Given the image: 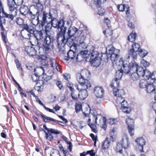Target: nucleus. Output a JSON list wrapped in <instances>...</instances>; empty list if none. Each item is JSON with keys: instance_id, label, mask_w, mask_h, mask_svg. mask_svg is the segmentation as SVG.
I'll use <instances>...</instances> for the list:
<instances>
[{"instance_id": "29", "label": "nucleus", "mask_w": 156, "mask_h": 156, "mask_svg": "<svg viewBox=\"0 0 156 156\" xmlns=\"http://www.w3.org/2000/svg\"><path fill=\"white\" fill-rule=\"evenodd\" d=\"M144 73V75L142 76H144L145 78L147 79V80L149 79L150 81L151 80H154L155 78V77H153V73L151 74L150 72L146 68H145Z\"/></svg>"}, {"instance_id": "10", "label": "nucleus", "mask_w": 156, "mask_h": 156, "mask_svg": "<svg viewBox=\"0 0 156 156\" xmlns=\"http://www.w3.org/2000/svg\"><path fill=\"white\" fill-rule=\"evenodd\" d=\"M85 51H87V56H90V58H95L98 57H100L99 56V52L95 50L94 47L92 45H89L87 47V49L85 50Z\"/></svg>"}, {"instance_id": "39", "label": "nucleus", "mask_w": 156, "mask_h": 156, "mask_svg": "<svg viewBox=\"0 0 156 156\" xmlns=\"http://www.w3.org/2000/svg\"><path fill=\"white\" fill-rule=\"evenodd\" d=\"M41 116L43 119V121L45 122H49L50 121L55 122H58V121L52 119L50 117L45 116L43 115H41Z\"/></svg>"}, {"instance_id": "25", "label": "nucleus", "mask_w": 156, "mask_h": 156, "mask_svg": "<svg viewBox=\"0 0 156 156\" xmlns=\"http://www.w3.org/2000/svg\"><path fill=\"white\" fill-rule=\"evenodd\" d=\"M101 59L100 57H98L95 58H90V63L91 65L97 67L100 64Z\"/></svg>"}, {"instance_id": "11", "label": "nucleus", "mask_w": 156, "mask_h": 156, "mask_svg": "<svg viewBox=\"0 0 156 156\" xmlns=\"http://www.w3.org/2000/svg\"><path fill=\"white\" fill-rule=\"evenodd\" d=\"M65 22H63V24L62 26H59L58 27V29H60V30L59 33L57 34L56 37V41L57 43L60 42L63 38L65 37L64 35L66 33L67 28L64 25Z\"/></svg>"}, {"instance_id": "34", "label": "nucleus", "mask_w": 156, "mask_h": 156, "mask_svg": "<svg viewBox=\"0 0 156 156\" xmlns=\"http://www.w3.org/2000/svg\"><path fill=\"white\" fill-rule=\"evenodd\" d=\"M110 144L111 142L110 141V140L107 137L102 144V148L103 150H106L109 147Z\"/></svg>"}, {"instance_id": "33", "label": "nucleus", "mask_w": 156, "mask_h": 156, "mask_svg": "<svg viewBox=\"0 0 156 156\" xmlns=\"http://www.w3.org/2000/svg\"><path fill=\"white\" fill-rule=\"evenodd\" d=\"M113 92L114 95L118 97L121 96L124 94V90L122 89L119 90L116 88H113Z\"/></svg>"}, {"instance_id": "44", "label": "nucleus", "mask_w": 156, "mask_h": 156, "mask_svg": "<svg viewBox=\"0 0 156 156\" xmlns=\"http://www.w3.org/2000/svg\"><path fill=\"white\" fill-rule=\"evenodd\" d=\"M123 147L122 144L118 142L117 143L116 146V150L117 152H119L122 154V149Z\"/></svg>"}, {"instance_id": "54", "label": "nucleus", "mask_w": 156, "mask_h": 156, "mask_svg": "<svg viewBox=\"0 0 156 156\" xmlns=\"http://www.w3.org/2000/svg\"><path fill=\"white\" fill-rule=\"evenodd\" d=\"M140 65L141 66L144 67L146 69L147 67L149 66L150 64L144 59H143L141 61Z\"/></svg>"}, {"instance_id": "22", "label": "nucleus", "mask_w": 156, "mask_h": 156, "mask_svg": "<svg viewBox=\"0 0 156 156\" xmlns=\"http://www.w3.org/2000/svg\"><path fill=\"white\" fill-rule=\"evenodd\" d=\"M121 102L120 105L121 106V109L124 112L129 113L130 112L131 110L130 108L128 107V104L127 102L125 100L123 102Z\"/></svg>"}, {"instance_id": "31", "label": "nucleus", "mask_w": 156, "mask_h": 156, "mask_svg": "<svg viewBox=\"0 0 156 156\" xmlns=\"http://www.w3.org/2000/svg\"><path fill=\"white\" fill-rule=\"evenodd\" d=\"M43 9V6L41 4L39 3L36 4V6L35 7V10L37 11L36 12V13L34 12L36 14V16L37 14H38L37 16L39 15V17L40 16L41 17V16H40V13L42 12Z\"/></svg>"}, {"instance_id": "49", "label": "nucleus", "mask_w": 156, "mask_h": 156, "mask_svg": "<svg viewBox=\"0 0 156 156\" xmlns=\"http://www.w3.org/2000/svg\"><path fill=\"white\" fill-rule=\"evenodd\" d=\"M119 80L115 78L113 80L111 83L112 87H114V88L117 87L119 85Z\"/></svg>"}, {"instance_id": "14", "label": "nucleus", "mask_w": 156, "mask_h": 156, "mask_svg": "<svg viewBox=\"0 0 156 156\" xmlns=\"http://www.w3.org/2000/svg\"><path fill=\"white\" fill-rule=\"evenodd\" d=\"M57 12L54 15V16L52 18L51 21V24L52 26L54 27H58L59 26H62L63 22H65V21L63 19L60 20L59 21L56 18V17Z\"/></svg>"}, {"instance_id": "20", "label": "nucleus", "mask_w": 156, "mask_h": 156, "mask_svg": "<svg viewBox=\"0 0 156 156\" xmlns=\"http://www.w3.org/2000/svg\"><path fill=\"white\" fill-rule=\"evenodd\" d=\"M121 142L124 148L126 149L128 147L129 143V142L128 136L126 134H125L122 136Z\"/></svg>"}, {"instance_id": "43", "label": "nucleus", "mask_w": 156, "mask_h": 156, "mask_svg": "<svg viewBox=\"0 0 156 156\" xmlns=\"http://www.w3.org/2000/svg\"><path fill=\"white\" fill-rule=\"evenodd\" d=\"M103 33L106 37H111L112 34V30L109 27H108L103 31Z\"/></svg>"}, {"instance_id": "46", "label": "nucleus", "mask_w": 156, "mask_h": 156, "mask_svg": "<svg viewBox=\"0 0 156 156\" xmlns=\"http://www.w3.org/2000/svg\"><path fill=\"white\" fill-rule=\"evenodd\" d=\"M85 37L84 36L82 35L80 36L77 40V43L74 45H78L80 44L85 42Z\"/></svg>"}, {"instance_id": "2", "label": "nucleus", "mask_w": 156, "mask_h": 156, "mask_svg": "<svg viewBox=\"0 0 156 156\" xmlns=\"http://www.w3.org/2000/svg\"><path fill=\"white\" fill-rule=\"evenodd\" d=\"M23 3V0H8V4L10 9L9 14H5L7 15L6 18L11 20L10 23H15L13 21L14 17H15L18 12L16 6L21 5Z\"/></svg>"}, {"instance_id": "35", "label": "nucleus", "mask_w": 156, "mask_h": 156, "mask_svg": "<svg viewBox=\"0 0 156 156\" xmlns=\"http://www.w3.org/2000/svg\"><path fill=\"white\" fill-rule=\"evenodd\" d=\"M29 37L30 42L32 43L33 45H36L39 44V41H40L39 39H37L34 35H31Z\"/></svg>"}, {"instance_id": "60", "label": "nucleus", "mask_w": 156, "mask_h": 156, "mask_svg": "<svg viewBox=\"0 0 156 156\" xmlns=\"http://www.w3.org/2000/svg\"><path fill=\"white\" fill-rule=\"evenodd\" d=\"M46 23L47 24L45 27V31L46 32H49L52 26L51 23Z\"/></svg>"}, {"instance_id": "50", "label": "nucleus", "mask_w": 156, "mask_h": 156, "mask_svg": "<svg viewBox=\"0 0 156 156\" xmlns=\"http://www.w3.org/2000/svg\"><path fill=\"white\" fill-rule=\"evenodd\" d=\"M125 100L121 96L118 97L116 100V104L115 105L116 106H119L122 103L121 102H123Z\"/></svg>"}, {"instance_id": "12", "label": "nucleus", "mask_w": 156, "mask_h": 156, "mask_svg": "<svg viewBox=\"0 0 156 156\" xmlns=\"http://www.w3.org/2000/svg\"><path fill=\"white\" fill-rule=\"evenodd\" d=\"M128 126L129 133L131 136H133L134 134V122L133 119L128 118L126 121Z\"/></svg>"}, {"instance_id": "52", "label": "nucleus", "mask_w": 156, "mask_h": 156, "mask_svg": "<svg viewBox=\"0 0 156 156\" xmlns=\"http://www.w3.org/2000/svg\"><path fill=\"white\" fill-rule=\"evenodd\" d=\"M71 94L73 99L75 101H77L78 100V98H77L78 94L76 91H75L74 90H73V91L72 92Z\"/></svg>"}, {"instance_id": "19", "label": "nucleus", "mask_w": 156, "mask_h": 156, "mask_svg": "<svg viewBox=\"0 0 156 156\" xmlns=\"http://www.w3.org/2000/svg\"><path fill=\"white\" fill-rule=\"evenodd\" d=\"M104 91L102 87H95L94 93L97 98H101L103 97Z\"/></svg>"}, {"instance_id": "7", "label": "nucleus", "mask_w": 156, "mask_h": 156, "mask_svg": "<svg viewBox=\"0 0 156 156\" xmlns=\"http://www.w3.org/2000/svg\"><path fill=\"white\" fill-rule=\"evenodd\" d=\"M140 48V45L138 44L133 43L132 46V48L129 51V56L127 58L131 56L133 59H136L137 55V52L139 51Z\"/></svg>"}, {"instance_id": "40", "label": "nucleus", "mask_w": 156, "mask_h": 156, "mask_svg": "<svg viewBox=\"0 0 156 156\" xmlns=\"http://www.w3.org/2000/svg\"><path fill=\"white\" fill-rule=\"evenodd\" d=\"M116 69H118V70L116 72L115 79L119 80L122 77L123 73L120 69H118V68Z\"/></svg>"}, {"instance_id": "45", "label": "nucleus", "mask_w": 156, "mask_h": 156, "mask_svg": "<svg viewBox=\"0 0 156 156\" xmlns=\"http://www.w3.org/2000/svg\"><path fill=\"white\" fill-rule=\"evenodd\" d=\"M136 37V33H131L128 36V39L129 41L133 42H134L135 40Z\"/></svg>"}, {"instance_id": "21", "label": "nucleus", "mask_w": 156, "mask_h": 156, "mask_svg": "<svg viewBox=\"0 0 156 156\" xmlns=\"http://www.w3.org/2000/svg\"><path fill=\"white\" fill-rule=\"evenodd\" d=\"M117 8L120 12H123L125 10H126V15L129 13V7L127 4H119L117 5Z\"/></svg>"}, {"instance_id": "9", "label": "nucleus", "mask_w": 156, "mask_h": 156, "mask_svg": "<svg viewBox=\"0 0 156 156\" xmlns=\"http://www.w3.org/2000/svg\"><path fill=\"white\" fill-rule=\"evenodd\" d=\"M79 83L80 84V86L79 87L77 86L76 89L79 91L80 89L86 90L90 88L91 86L90 83L88 80H77Z\"/></svg>"}, {"instance_id": "13", "label": "nucleus", "mask_w": 156, "mask_h": 156, "mask_svg": "<svg viewBox=\"0 0 156 156\" xmlns=\"http://www.w3.org/2000/svg\"><path fill=\"white\" fill-rule=\"evenodd\" d=\"M90 76V73L88 70L83 69L82 70L80 73H78L76 74V77L77 80H87V79Z\"/></svg>"}, {"instance_id": "55", "label": "nucleus", "mask_w": 156, "mask_h": 156, "mask_svg": "<svg viewBox=\"0 0 156 156\" xmlns=\"http://www.w3.org/2000/svg\"><path fill=\"white\" fill-rule=\"evenodd\" d=\"M1 12L2 13V16L6 18L7 15H5V14H7V13L5 12L4 8L2 6V3L1 1V0H0V13Z\"/></svg>"}, {"instance_id": "37", "label": "nucleus", "mask_w": 156, "mask_h": 156, "mask_svg": "<svg viewBox=\"0 0 156 156\" xmlns=\"http://www.w3.org/2000/svg\"><path fill=\"white\" fill-rule=\"evenodd\" d=\"M40 82L42 84H43L44 82L42 81H40L36 83L34 87L35 89L38 92H41L43 91L44 88L43 85H40Z\"/></svg>"}, {"instance_id": "64", "label": "nucleus", "mask_w": 156, "mask_h": 156, "mask_svg": "<svg viewBox=\"0 0 156 156\" xmlns=\"http://www.w3.org/2000/svg\"><path fill=\"white\" fill-rule=\"evenodd\" d=\"M90 136L91 137L92 140L94 141V146H96L97 140V136H95L94 135L93 133H91L90 134Z\"/></svg>"}, {"instance_id": "18", "label": "nucleus", "mask_w": 156, "mask_h": 156, "mask_svg": "<svg viewBox=\"0 0 156 156\" xmlns=\"http://www.w3.org/2000/svg\"><path fill=\"white\" fill-rule=\"evenodd\" d=\"M137 144L138 149L141 152H143V147L145 144V140L142 137L137 138L135 140Z\"/></svg>"}, {"instance_id": "3", "label": "nucleus", "mask_w": 156, "mask_h": 156, "mask_svg": "<svg viewBox=\"0 0 156 156\" xmlns=\"http://www.w3.org/2000/svg\"><path fill=\"white\" fill-rule=\"evenodd\" d=\"M76 39V37L68 36V37L66 38L65 37L62 39V40L60 42H58V46L59 51L63 53H66V51L64 48V45L67 44V45L71 48L73 47L74 44V41Z\"/></svg>"}, {"instance_id": "53", "label": "nucleus", "mask_w": 156, "mask_h": 156, "mask_svg": "<svg viewBox=\"0 0 156 156\" xmlns=\"http://www.w3.org/2000/svg\"><path fill=\"white\" fill-rule=\"evenodd\" d=\"M16 22L17 24L19 25H23L24 24V20L20 17H17L16 18Z\"/></svg>"}, {"instance_id": "30", "label": "nucleus", "mask_w": 156, "mask_h": 156, "mask_svg": "<svg viewBox=\"0 0 156 156\" xmlns=\"http://www.w3.org/2000/svg\"><path fill=\"white\" fill-rule=\"evenodd\" d=\"M87 51H85V50L81 51L80 54L77 55L76 58V59L78 62H80L82 60L80 58H85L87 57Z\"/></svg>"}, {"instance_id": "59", "label": "nucleus", "mask_w": 156, "mask_h": 156, "mask_svg": "<svg viewBox=\"0 0 156 156\" xmlns=\"http://www.w3.org/2000/svg\"><path fill=\"white\" fill-rule=\"evenodd\" d=\"M15 62L17 69L19 70L22 71L23 68L21 67V64L20 63L19 60L17 59H16L15 60Z\"/></svg>"}, {"instance_id": "57", "label": "nucleus", "mask_w": 156, "mask_h": 156, "mask_svg": "<svg viewBox=\"0 0 156 156\" xmlns=\"http://www.w3.org/2000/svg\"><path fill=\"white\" fill-rule=\"evenodd\" d=\"M100 6H97L98 7V14L101 16H103L104 15L105 11L104 9Z\"/></svg>"}, {"instance_id": "8", "label": "nucleus", "mask_w": 156, "mask_h": 156, "mask_svg": "<svg viewBox=\"0 0 156 156\" xmlns=\"http://www.w3.org/2000/svg\"><path fill=\"white\" fill-rule=\"evenodd\" d=\"M32 24H24L23 26H22L23 29L21 31V34H23V32L25 30H26L29 34H28L29 36L31 35H32L34 33L35 31V27L37 25H34L31 22Z\"/></svg>"}, {"instance_id": "42", "label": "nucleus", "mask_w": 156, "mask_h": 156, "mask_svg": "<svg viewBox=\"0 0 156 156\" xmlns=\"http://www.w3.org/2000/svg\"><path fill=\"white\" fill-rule=\"evenodd\" d=\"M43 131L45 133V137L46 139L49 141L53 140L54 137L52 134L50 132H47L45 130L43 129Z\"/></svg>"}, {"instance_id": "27", "label": "nucleus", "mask_w": 156, "mask_h": 156, "mask_svg": "<svg viewBox=\"0 0 156 156\" xmlns=\"http://www.w3.org/2000/svg\"><path fill=\"white\" fill-rule=\"evenodd\" d=\"M76 56V53L73 51L70 50L67 53V56L65 57L64 60L68 61L69 59H73Z\"/></svg>"}, {"instance_id": "51", "label": "nucleus", "mask_w": 156, "mask_h": 156, "mask_svg": "<svg viewBox=\"0 0 156 156\" xmlns=\"http://www.w3.org/2000/svg\"><path fill=\"white\" fill-rule=\"evenodd\" d=\"M138 52L139 55L142 58L144 57L148 53L146 50L142 49H140Z\"/></svg>"}, {"instance_id": "16", "label": "nucleus", "mask_w": 156, "mask_h": 156, "mask_svg": "<svg viewBox=\"0 0 156 156\" xmlns=\"http://www.w3.org/2000/svg\"><path fill=\"white\" fill-rule=\"evenodd\" d=\"M46 34L45 33L44 31H34V33L32 35H34L36 37L37 39H38L40 41H44L45 39L47 37L46 35Z\"/></svg>"}, {"instance_id": "63", "label": "nucleus", "mask_w": 156, "mask_h": 156, "mask_svg": "<svg viewBox=\"0 0 156 156\" xmlns=\"http://www.w3.org/2000/svg\"><path fill=\"white\" fill-rule=\"evenodd\" d=\"M66 85L67 87L69 89L71 92L74 90L73 88V85L72 83L68 82L67 83Z\"/></svg>"}, {"instance_id": "61", "label": "nucleus", "mask_w": 156, "mask_h": 156, "mask_svg": "<svg viewBox=\"0 0 156 156\" xmlns=\"http://www.w3.org/2000/svg\"><path fill=\"white\" fill-rule=\"evenodd\" d=\"M48 132H50L52 134H57L60 133V131L55 129L50 128Z\"/></svg>"}, {"instance_id": "41", "label": "nucleus", "mask_w": 156, "mask_h": 156, "mask_svg": "<svg viewBox=\"0 0 156 156\" xmlns=\"http://www.w3.org/2000/svg\"><path fill=\"white\" fill-rule=\"evenodd\" d=\"M145 69H144L142 67H140L138 66L136 71V72L140 76H142L144 75V72Z\"/></svg>"}, {"instance_id": "38", "label": "nucleus", "mask_w": 156, "mask_h": 156, "mask_svg": "<svg viewBox=\"0 0 156 156\" xmlns=\"http://www.w3.org/2000/svg\"><path fill=\"white\" fill-rule=\"evenodd\" d=\"M149 82H150L149 79H148L147 80H141L140 81L139 83L140 87L142 88H146L147 84Z\"/></svg>"}, {"instance_id": "26", "label": "nucleus", "mask_w": 156, "mask_h": 156, "mask_svg": "<svg viewBox=\"0 0 156 156\" xmlns=\"http://www.w3.org/2000/svg\"><path fill=\"white\" fill-rule=\"evenodd\" d=\"M35 75L38 76H42L44 73V68L42 66L36 68L34 70Z\"/></svg>"}, {"instance_id": "15", "label": "nucleus", "mask_w": 156, "mask_h": 156, "mask_svg": "<svg viewBox=\"0 0 156 156\" xmlns=\"http://www.w3.org/2000/svg\"><path fill=\"white\" fill-rule=\"evenodd\" d=\"M89 112H90L89 114L86 112H83V113L86 117L89 116L90 117H91L93 118V120L95 121V123L96 122L98 117L101 116V118H102V116L100 114H97L95 110H93L91 111L90 109Z\"/></svg>"}, {"instance_id": "48", "label": "nucleus", "mask_w": 156, "mask_h": 156, "mask_svg": "<svg viewBox=\"0 0 156 156\" xmlns=\"http://www.w3.org/2000/svg\"><path fill=\"white\" fill-rule=\"evenodd\" d=\"M140 76L136 72L132 73L131 78L133 81H136L139 79Z\"/></svg>"}, {"instance_id": "62", "label": "nucleus", "mask_w": 156, "mask_h": 156, "mask_svg": "<svg viewBox=\"0 0 156 156\" xmlns=\"http://www.w3.org/2000/svg\"><path fill=\"white\" fill-rule=\"evenodd\" d=\"M50 156H60L59 151L57 150H53L52 153L50 154Z\"/></svg>"}, {"instance_id": "32", "label": "nucleus", "mask_w": 156, "mask_h": 156, "mask_svg": "<svg viewBox=\"0 0 156 156\" xmlns=\"http://www.w3.org/2000/svg\"><path fill=\"white\" fill-rule=\"evenodd\" d=\"M88 46H87V44L85 42L78 45H74L73 46V48L76 51H78L79 49L81 50L82 49H85L87 48V47Z\"/></svg>"}, {"instance_id": "47", "label": "nucleus", "mask_w": 156, "mask_h": 156, "mask_svg": "<svg viewBox=\"0 0 156 156\" xmlns=\"http://www.w3.org/2000/svg\"><path fill=\"white\" fill-rule=\"evenodd\" d=\"M93 122V123H89L88 125L90 126L92 131L94 133H96L98 131L96 129V126L95 124L96 123L95 122V121Z\"/></svg>"}, {"instance_id": "58", "label": "nucleus", "mask_w": 156, "mask_h": 156, "mask_svg": "<svg viewBox=\"0 0 156 156\" xmlns=\"http://www.w3.org/2000/svg\"><path fill=\"white\" fill-rule=\"evenodd\" d=\"M106 0H94L95 4L97 6H100L102 4L105 2Z\"/></svg>"}, {"instance_id": "24", "label": "nucleus", "mask_w": 156, "mask_h": 156, "mask_svg": "<svg viewBox=\"0 0 156 156\" xmlns=\"http://www.w3.org/2000/svg\"><path fill=\"white\" fill-rule=\"evenodd\" d=\"M78 95L79 98L81 100H83L86 98L88 96L87 91L86 90L80 89Z\"/></svg>"}, {"instance_id": "36", "label": "nucleus", "mask_w": 156, "mask_h": 156, "mask_svg": "<svg viewBox=\"0 0 156 156\" xmlns=\"http://www.w3.org/2000/svg\"><path fill=\"white\" fill-rule=\"evenodd\" d=\"M129 65L131 72L132 71H136L139 66L138 64L134 61H133L130 63Z\"/></svg>"}, {"instance_id": "28", "label": "nucleus", "mask_w": 156, "mask_h": 156, "mask_svg": "<svg viewBox=\"0 0 156 156\" xmlns=\"http://www.w3.org/2000/svg\"><path fill=\"white\" fill-rule=\"evenodd\" d=\"M77 29L74 27H70L68 30L67 34L68 36L75 37V34L77 32Z\"/></svg>"}, {"instance_id": "4", "label": "nucleus", "mask_w": 156, "mask_h": 156, "mask_svg": "<svg viewBox=\"0 0 156 156\" xmlns=\"http://www.w3.org/2000/svg\"><path fill=\"white\" fill-rule=\"evenodd\" d=\"M20 11L23 15L26 16L27 15L30 17L31 22L34 25H37L39 22V15L37 16V19H35L36 14L34 11H30L28 7L25 5H22L21 6Z\"/></svg>"}, {"instance_id": "6", "label": "nucleus", "mask_w": 156, "mask_h": 156, "mask_svg": "<svg viewBox=\"0 0 156 156\" xmlns=\"http://www.w3.org/2000/svg\"><path fill=\"white\" fill-rule=\"evenodd\" d=\"M42 41L44 42L43 46L45 52L46 54H48L49 50H51L53 48V40L49 36L46 37Z\"/></svg>"}, {"instance_id": "5", "label": "nucleus", "mask_w": 156, "mask_h": 156, "mask_svg": "<svg viewBox=\"0 0 156 156\" xmlns=\"http://www.w3.org/2000/svg\"><path fill=\"white\" fill-rule=\"evenodd\" d=\"M56 13V11L54 9H50L49 12L47 13L44 11L43 12L42 16V20H40L39 22H41V25L43 26L47 23H51V19L54 16V15Z\"/></svg>"}, {"instance_id": "56", "label": "nucleus", "mask_w": 156, "mask_h": 156, "mask_svg": "<svg viewBox=\"0 0 156 156\" xmlns=\"http://www.w3.org/2000/svg\"><path fill=\"white\" fill-rule=\"evenodd\" d=\"M75 110L76 112L80 111L82 109V105L80 102H76L75 105Z\"/></svg>"}, {"instance_id": "23", "label": "nucleus", "mask_w": 156, "mask_h": 156, "mask_svg": "<svg viewBox=\"0 0 156 156\" xmlns=\"http://www.w3.org/2000/svg\"><path fill=\"white\" fill-rule=\"evenodd\" d=\"M25 51L30 56H34L36 54V51L34 48L30 46H27L25 48Z\"/></svg>"}, {"instance_id": "1", "label": "nucleus", "mask_w": 156, "mask_h": 156, "mask_svg": "<svg viewBox=\"0 0 156 156\" xmlns=\"http://www.w3.org/2000/svg\"><path fill=\"white\" fill-rule=\"evenodd\" d=\"M109 47V54L110 55L111 59L115 68L120 69L122 72L128 74L129 72L131 73L129 65H128L126 63H125L122 59L118 61L119 58L118 54L119 52V50L115 49L111 45H110Z\"/></svg>"}, {"instance_id": "17", "label": "nucleus", "mask_w": 156, "mask_h": 156, "mask_svg": "<svg viewBox=\"0 0 156 156\" xmlns=\"http://www.w3.org/2000/svg\"><path fill=\"white\" fill-rule=\"evenodd\" d=\"M155 83L154 80H150L146 88L147 92L148 93H155L156 89Z\"/></svg>"}]
</instances>
